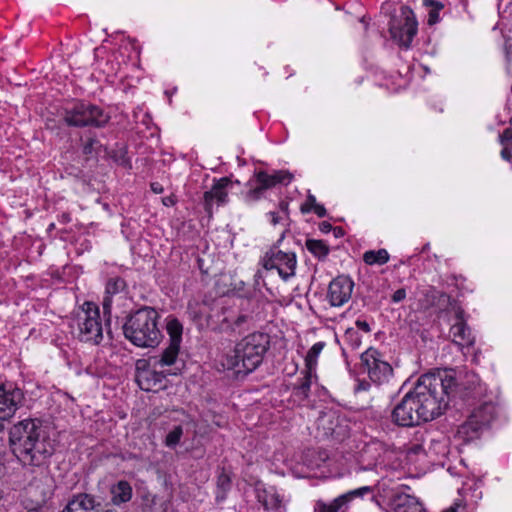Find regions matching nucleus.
<instances>
[{"label": "nucleus", "mask_w": 512, "mask_h": 512, "mask_svg": "<svg viewBox=\"0 0 512 512\" xmlns=\"http://www.w3.org/2000/svg\"><path fill=\"white\" fill-rule=\"evenodd\" d=\"M369 388H370V383L365 380H362V381H358V384L355 387V391L356 392L367 391Z\"/></svg>", "instance_id": "58836bf2"}, {"label": "nucleus", "mask_w": 512, "mask_h": 512, "mask_svg": "<svg viewBox=\"0 0 512 512\" xmlns=\"http://www.w3.org/2000/svg\"><path fill=\"white\" fill-rule=\"evenodd\" d=\"M312 210L315 212V214L318 217H325L326 213H327L325 207L323 205H321V204H318V203H317V205H315L313 207Z\"/></svg>", "instance_id": "4c0bfd02"}, {"label": "nucleus", "mask_w": 512, "mask_h": 512, "mask_svg": "<svg viewBox=\"0 0 512 512\" xmlns=\"http://www.w3.org/2000/svg\"><path fill=\"white\" fill-rule=\"evenodd\" d=\"M97 146H100V143L97 139L88 138L83 145V153L86 155H90L96 150Z\"/></svg>", "instance_id": "2f4dec72"}, {"label": "nucleus", "mask_w": 512, "mask_h": 512, "mask_svg": "<svg viewBox=\"0 0 512 512\" xmlns=\"http://www.w3.org/2000/svg\"><path fill=\"white\" fill-rule=\"evenodd\" d=\"M283 232L275 245H273L263 256L261 263L264 269H276L279 276L287 281L295 275L297 259L295 253L283 252L278 249L280 242L284 239Z\"/></svg>", "instance_id": "6e6552de"}, {"label": "nucleus", "mask_w": 512, "mask_h": 512, "mask_svg": "<svg viewBox=\"0 0 512 512\" xmlns=\"http://www.w3.org/2000/svg\"><path fill=\"white\" fill-rule=\"evenodd\" d=\"M332 230L336 238L342 237L344 235V230L341 227H335L332 228Z\"/></svg>", "instance_id": "c03bdc74"}, {"label": "nucleus", "mask_w": 512, "mask_h": 512, "mask_svg": "<svg viewBox=\"0 0 512 512\" xmlns=\"http://www.w3.org/2000/svg\"><path fill=\"white\" fill-rule=\"evenodd\" d=\"M269 346L267 334L260 332L249 334L236 344L230 354L226 355L223 366L234 370L236 374L247 375L262 363Z\"/></svg>", "instance_id": "20e7f679"}, {"label": "nucleus", "mask_w": 512, "mask_h": 512, "mask_svg": "<svg viewBox=\"0 0 512 512\" xmlns=\"http://www.w3.org/2000/svg\"><path fill=\"white\" fill-rule=\"evenodd\" d=\"M162 202L165 206H172L175 203L172 197H165Z\"/></svg>", "instance_id": "49530a36"}, {"label": "nucleus", "mask_w": 512, "mask_h": 512, "mask_svg": "<svg viewBox=\"0 0 512 512\" xmlns=\"http://www.w3.org/2000/svg\"><path fill=\"white\" fill-rule=\"evenodd\" d=\"M279 209L285 213V214H288V202H285V201H281L279 203Z\"/></svg>", "instance_id": "a18cd8bd"}, {"label": "nucleus", "mask_w": 512, "mask_h": 512, "mask_svg": "<svg viewBox=\"0 0 512 512\" xmlns=\"http://www.w3.org/2000/svg\"><path fill=\"white\" fill-rule=\"evenodd\" d=\"M417 30L418 23L413 11L408 6H402L400 14L390 21L389 31L392 38L405 48L410 47Z\"/></svg>", "instance_id": "1a4fd4ad"}, {"label": "nucleus", "mask_w": 512, "mask_h": 512, "mask_svg": "<svg viewBox=\"0 0 512 512\" xmlns=\"http://www.w3.org/2000/svg\"><path fill=\"white\" fill-rule=\"evenodd\" d=\"M459 507H460V505L456 504L454 506L449 507L448 509H446L443 512H458Z\"/></svg>", "instance_id": "de8ad7c7"}, {"label": "nucleus", "mask_w": 512, "mask_h": 512, "mask_svg": "<svg viewBox=\"0 0 512 512\" xmlns=\"http://www.w3.org/2000/svg\"><path fill=\"white\" fill-rule=\"evenodd\" d=\"M423 4L428 8V24L434 25L439 22V12L444 8V5L435 0H423Z\"/></svg>", "instance_id": "c756f323"}, {"label": "nucleus", "mask_w": 512, "mask_h": 512, "mask_svg": "<svg viewBox=\"0 0 512 512\" xmlns=\"http://www.w3.org/2000/svg\"><path fill=\"white\" fill-rule=\"evenodd\" d=\"M54 492L53 480L48 475L35 478L29 485L28 493L31 497L29 506L44 509V505L51 499Z\"/></svg>", "instance_id": "dca6fc26"}, {"label": "nucleus", "mask_w": 512, "mask_h": 512, "mask_svg": "<svg viewBox=\"0 0 512 512\" xmlns=\"http://www.w3.org/2000/svg\"><path fill=\"white\" fill-rule=\"evenodd\" d=\"M325 420H326L325 418H321V419L319 420V423H320V424H324Z\"/></svg>", "instance_id": "8fccbe9b"}, {"label": "nucleus", "mask_w": 512, "mask_h": 512, "mask_svg": "<svg viewBox=\"0 0 512 512\" xmlns=\"http://www.w3.org/2000/svg\"><path fill=\"white\" fill-rule=\"evenodd\" d=\"M363 261L367 265H383L389 261V254L386 249L369 250L363 254Z\"/></svg>", "instance_id": "a878e982"}, {"label": "nucleus", "mask_w": 512, "mask_h": 512, "mask_svg": "<svg viewBox=\"0 0 512 512\" xmlns=\"http://www.w3.org/2000/svg\"><path fill=\"white\" fill-rule=\"evenodd\" d=\"M371 492V487L363 486L355 490H351L345 494L340 495L333 501L326 503L318 500L314 506V512H345L349 503L359 496H363Z\"/></svg>", "instance_id": "f3484780"}, {"label": "nucleus", "mask_w": 512, "mask_h": 512, "mask_svg": "<svg viewBox=\"0 0 512 512\" xmlns=\"http://www.w3.org/2000/svg\"><path fill=\"white\" fill-rule=\"evenodd\" d=\"M151 189H152L153 192H155L157 194H160V193L163 192L162 185L157 183V182L151 184Z\"/></svg>", "instance_id": "79ce46f5"}, {"label": "nucleus", "mask_w": 512, "mask_h": 512, "mask_svg": "<svg viewBox=\"0 0 512 512\" xmlns=\"http://www.w3.org/2000/svg\"><path fill=\"white\" fill-rule=\"evenodd\" d=\"M502 145L512 140V128H506L499 136Z\"/></svg>", "instance_id": "f704fd0d"}, {"label": "nucleus", "mask_w": 512, "mask_h": 512, "mask_svg": "<svg viewBox=\"0 0 512 512\" xmlns=\"http://www.w3.org/2000/svg\"><path fill=\"white\" fill-rule=\"evenodd\" d=\"M317 205V202H316V198L314 195H312L311 193H309L307 195V200L306 202L301 206L300 210L302 213H309L312 211L313 207Z\"/></svg>", "instance_id": "473e14b6"}, {"label": "nucleus", "mask_w": 512, "mask_h": 512, "mask_svg": "<svg viewBox=\"0 0 512 512\" xmlns=\"http://www.w3.org/2000/svg\"><path fill=\"white\" fill-rule=\"evenodd\" d=\"M24 401L23 391L13 386L1 385L0 386V419H7L12 417L19 407L22 406Z\"/></svg>", "instance_id": "4468645a"}, {"label": "nucleus", "mask_w": 512, "mask_h": 512, "mask_svg": "<svg viewBox=\"0 0 512 512\" xmlns=\"http://www.w3.org/2000/svg\"><path fill=\"white\" fill-rule=\"evenodd\" d=\"M269 215L271 216V222L273 225H276L280 222V217L276 212H269Z\"/></svg>", "instance_id": "37998d69"}, {"label": "nucleus", "mask_w": 512, "mask_h": 512, "mask_svg": "<svg viewBox=\"0 0 512 512\" xmlns=\"http://www.w3.org/2000/svg\"><path fill=\"white\" fill-rule=\"evenodd\" d=\"M495 416V406L491 402H484L469 414L468 419L459 427V433L466 440L478 438Z\"/></svg>", "instance_id": "9d476101"}, {"label": "nucleus", "mask_w": 512, "mask_h": 512, "mask_svg": "<svg viewBox=\"0 0 512 512\" xmlns=\"http://www.w3.org/2000/svg\"><path fill=\"white\" fill-rule=\"evenodd\" d=\"M478 377L467 374L459 382L453 369L436 370L421 375L413 389L394 407L391 420L401 427H413L440 416L451 398L473 397L479 394Z\"/></svg>", "instance_id": "f257e3e1"}, {"label": "nucleus", "mask_w": 512, "mask_h": 512, "mask_svg": "<svg viewBox=\"0 0 512 512\" xmlns=\"http://www.w3.org/2000/svg\"><path fill=\"white\" fill-rule=\"evenodd\" d=\"M231 183L229 178L217 180L209 191L204 193V208L211 215L214 204L223 205L228 201L227 187Z\"/></svg>", "instance_id": "a211bd4d"}, {"label": "nucleus", "mask_w": 512, "mask_h": 512, "mask_svg": "<svg viewBox=\"0 0 512 512\" xmlns=\"http://www.w3.org/2000/svg\"><path fill=\"white\" fill-rule=\"evenodd\" d=\"M255 179L256 186L246 193V202L259 200L265 190L273 188L277 184L287 185L293 179V175L287 170H275L271 174L266 171H258L255 173Z\"/></svg>", "instance_id": "f8f14e48"}, {"label": "nucleus", "mask_w": 512, "mask_h": 512, "mask_svg": "<svg viewBox=\"0 0 512 512\" xmlns=\"http://www.w3.org/2000/svg\"><path fill=\"white\" fill-rule=\"evenodd\" d=\"M501 156H502V158L504 160L509 161L511 159V157H512V153H511V151L507 147H505L501 151Z\"/></svg>", "instance_id": "a19ab883"}, {"label": "nucleus", "mask_w": 512, "mask_h": 512, "mask_svg": "<svg viewBox=\"0 0 512 512\" xmlns=\"http://www.w3.org/2000/svg\"><path fill=\"white\" fill-rule=\"evenodd\" d=\"M2 496H3V492H2V490L0 489V499L2 498Z\"/></svg>", "instance_id": "3c124183"}, {"label": "nucleus", "mask_w": 512, "mask_h": 512, "mask_svg": "<svg viewBox=\"0 0 512 512\" xmlns=\"http://www.w3.org/2000/svg\"><path fill=\"white\" fill-rule=\"evenodd\" d=\"M252 317L246 314H240L238 315L234 320L232 324V329L236 330L237 328L240 329L243 327L244 324L251 321Z\"/></svg>", "instance_id": "72a5a7b5"}, {"label": "nucleus", "mask_w": 512, "mask_h": 512, "mask_svg": "<svg viewBox=\"0 0 512 512\" xmlns=\"http://www.w3.org/2000/svg\"><path fill=\"white\" fill-rule=\"evenodd\" d=\"M355 325L357 326V328H359L360 330H362V331H364L366 333H369L371 331L368 322H366L365 320L358 319L355 322Z\"/></svg>", "instance_id": "e433bc0d"}, {"label": "nucleus", "mask_w": 512, "mask_h": 512, "mask_svg": "<svg viewBox=\"0 0 512 512\" xmlns=\"http://www.w3.org/2000/svg\"><path fill=\"white\" fill-rule=\"evenodd\" d=\"M160 316L152 307H142L126 317L123 334L132 344L142 348H153L161 340L158 327Z\"/></svg>", "instance_id": "39448f33"}, {"label": "nucleus", "mask_w": 512, "mask_h": 512, "mask_svg": "<svg viewBox=\"0 0 512 512\" xmlns=\"http://www.w3.org/2000/svg\"><path fill=\"white\" fill-rule=\"evenodd\" d=\"M328 430H329V431H326V432H325V435H327V436L334 437V436L337 434V432H336V431H335V429H333V428H328Z\"/></svg>", "instance_id": "09e8293b"}, {"label": "nucleus", "mask_w": 512, "mask_h": 512, "mask_svg": "<svg viewBox=\"0 0 512 512\" xmlns=\"http://www.w3.org/2000/svg\"><path fill=\"white\" fill-rule=\"evenodd\" d=\"M332 225L329 223V222H326V221H323L322 223H320L319 225V229L321 232L323 233H328L332 230Z\"/></svg>", "instance_id": "ea45409f"}, {"label": "nucleus", "mask_w": 512, "mask_h": 512, "mask_svg": "<svg viewBox=\"0 0 512 512\" xmlns=\"http://www.w3.org/2000/svg\"><path fill=\"white\" fill-rule=\"evenodd\" d=\"M64 120L69 126L103 127L109 121V116L98 106L81 102L66 110Z\"/></svg>", "instance_id": "0eeeda50"}, {"label": "nucleus", "mask_w": 512, "mask_h": 512, "mask_svg": "<svg viewBox=\"0 0 512 512\" xmlns=\"http://www.w3.org/2000/svg\"><path fill=\"white\" fill-rule=\"evenodd\" d=\"M405 297H406L405 289H398L393 293L392 301L395 303H398V302L402 301L403 299H405Z\"/></svg>", "instance_id": "c9c22d12"}, {"label": "nucleus", "mask_w": 512, "mask_h": 512, "mask_svg": "<svg viewBox=\"0 0 512 512\" xmlns=\"http://www.w3.org/2000/svg\"><path fill=\"white\" fill-rule=\"evenodd\" d=\"M306 248L320 260L325 259L330 251L328 245L324 241L315 239H308L306 241Z\"/></svg>", "instance_id": "bb28decb"}, {"label": "nucleus", "mask_w": 512, "mask_h": 512, "mask_svg": "<svg viewBox=\"0 0 512 512\" xmlns=\"http://www.w3.org/2000/svg\"><path fill=\"white\" fill-rule=\"evenodd\" d=\"M314 375L315 371H308V369H305L304 377L300 380V383L294 387L293 394L300 400H305L308 398L312 377Z\"/></svg>", "instance_id": "393cba45"}, {"label": "nucleus", "mask_w": 512, "mask_h": 512, "mask_svg": "<svg viewBox=\"0 0 512 512\" xmlns=\"http://www.w3.org/2000/svg\"><path fill=\"white\" fill-rule=\"evenodd\" d=\"M79 339L98 345L103 339L99 307L93 302H85L77 313Z\"/></svg>", "instance_id": "423d86ee"}, {"label": "nucleus", "mask_w": 512, "mask_h": 512, "mask_svg": "<svg viewBox=\"0 0 512 512\" xmlns=\"http://www.w3.org/2000/svg\"><path fill=\"white\" fill-rule=\"evenodd\" d=\"M231 488L230 476L223 470L217 478V494L216 500L218 502L225 500L226 493Z\"/></svg>", "instance_id": "c85d7f7f"}, {"label": "nucleus", "mask_w": 512, "mask_h": 512, "mask_svg": "<svg viewBox=\"0 0 512 512\" xmlns=\"http://www.w3.org/2000/svg\"><path fill=\"white\" fill-rule=\"evenodd\" d=\"M387 450L380 442H370L363 446L357 453L356 461L359 469L362 471H371L379 473V470L385 468V458Z\"/></svg>", "instance_id": "ddd939ff"}, {"label": "nucleus", "mask_w": 512, "mask_h": 512, "mask_svg": "<svg viewBox=\"0 0 512 512\" xmlns=\"http://www.w3.org/2000/svg\"><path fill=\"white\" fill-rule=\"evenodd\" d=\"M455 318L456 321L450 329L453 342L460 347L472 346L475 342V338L464 319V311L461 308L456 310Z\"/></svg>", "instance_id": "6ab92c4d"}, {"label": "nucleus", "mask_w": 512, "mask_h": 512, "mask_svg": "<svg viewBox=\"0 0 512 512\" xmlns=\"http://www.w3.org/2000/svg\"><path fill=\"white\" fill-rule=\"evenodd\" d=\"M354 282L345 275L333 279L328 287L327 299L331 306L341 307L347 303L352 295Z\"/></svg>", "instance_id": "2eb2a0df"}, {"label": "nucleus", "mask_w": 512, "mask_h": 512, "mask_svg": "<svg viewBox=\"0 0 512 512\" xmlns=\"http://www.w3.org/2000/svg\"><path fill=\"white\" fill-rule=\"evenodd\" d=\"M391 512H425L419 500L406 493H396L390 500Z\"/></svg>", "instance_id": "412c9836"}, {"label": "nucleus", "mask_w": 512, "mask_h": 512, "mask_svg": "<svg viewBox=\"0 0 512 512\" xmlns=\"http://www.w3.org/2000/svg\"><path fill=\"white\" fill-rule=\"evenodd\" d=\"M324 346V342H317L308 350L305 357V369H308V371L316 370L317 359Z\"/></svg>", "instance_id": "cd10ccee"}, {"label": "nucleus", "mask_w": 512, "mask_h": 512, "mask_svg": "<svg viewBox=\"0 0 512 512\" xmlns=\"http://www.w3.org/2000/svg\"><path fill=\"white\" fill-rule=\"evenodd\" d=\"M169 335V344L158 356L149 359H138L135 364V380L144 391H152L163 386L166 375L163 371H157L158 367L175 364L182 341L183 326L176 318H171L166 324Z\"/></svg>", "instance_id": "7ed1b4c3"}, {"label": "nucleus", "mask_w": 512, "mask_h": 512, "mask_svg": "<svg viewBox=\"0 0 512 512\" xmlns=\"http://www.w3.org/2000/svg\"><path fill=\"white\" fill-rule=\"evenodd\" d=\"M126 286L125 281L120 277H113L107 281L105 294L106 296L103 299V312L104 314H109L112 305V296L118 294L123 291Z\"/></svg>", "instance_id": "5701e85b"}, {"label": "nucleus", "mask_w": 512, "mask_h": 512, "mask_svg": "<svg viewBox=\"0 0 512 512\" xmlns=\"http://www.w3.org/2000/svg\"><path fill=\"white\" fill-rule=\"evenodd\" d=\"M111 503L120 506L132 499L133 490L130 483L126 480H120L110 487Z\"/></svg>", "instance_id": "4be33fe9"}, {"label": "nucleus", "mask_w": 512, "mask_h": 512, "mask_svg": "<svg viewBox=\"0 0 512 512\" xmlns=\"http://www.w3.org/2000/svg\"><path fill=\"white\" fill-rule=\"evenodd\" d=\"M257 497L266 510L279 511L282 507V498L274 487L260 491Z\"/></svg>", "instance_id": "b1692460"}, {"label": "nucleus", "mask_w": 512, "mask_h": 512, "mask_svg": "<svg viewBox=\"0 0 512 512\" xmlns=\"http://www.w3.org/2000/svg\"><path fill=\"white\" fill-rule=\"evenodd\" d=\"M99 506L100 502L96 500L95 496L78 493L68 501L62 512H99Z\"/></svg>", "instance_id": "aec40b11"}, {"label": "nucleus", "mask_w": 512, "mask_h": 512, "mask_svg": "<svg viewBox=\"0 0 512 512\" xmlns=\"http://www.w3.org/2000/svg\"><path fill=\"white\" fill-rule=\"evenodd\" d=\"M183 435V429L181 426L174 427L166 436L165 444L168 447H175Z\"/></svg>", "instance_id": "7c9ffc66"}, {"label": "nucleus", "mask_w": 512, "mask_h": 512, "mask_svg": "<svg viewBox=\"0 0 512 512\" xmlns=\"http://www.w3.org/2000/svg\"><path fill=\"white\" fill-rule=\"evenodd\" d=\"M12 454L23 466L41 467L54 454L49 427L39 419H24L9 429Z\"/></svg>", "instance_id": "f03ea898"}, {"label": "nucleus", "mask_w": 512, "mask_h": 512, "mask_svg": "<svg viewBox=\"0 0 512 512\" xmlns=\"http://www.w3.org/2000/svg\"><path fill=\"white\" fill-rule=\"evenodd\" d=\"M361 362L366 368L369 379L377 385L389 382L393 376V368L383 360L381 353L369 348L361 354Z\"/></svg>", "instance_id": "9b49d317"}]
</instances>
